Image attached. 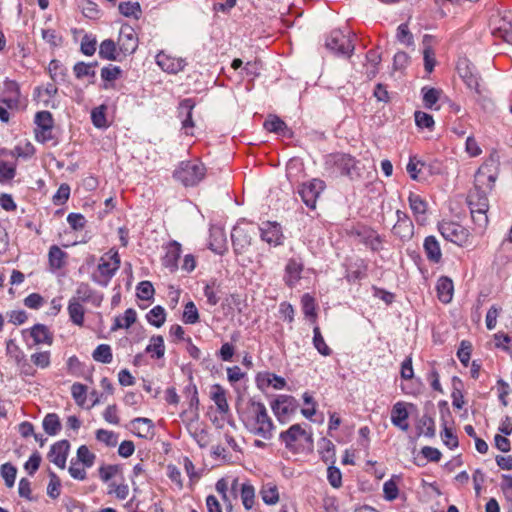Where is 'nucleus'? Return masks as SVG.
Masks as SVG:
<instances>
[{
  "label": "nucleus",
  "mask_w": 512,
  "mask_h": 512,
  "mask_svg": "<svg viewBox=\"0 0 512 512\" xmlns=\"http://www.w3.org/2000/svg\"><path fill=\"white\" fill-rule=\"evenodd\" d=\"M495 181L496 174L491 172L490 166L487 163L482 165L475 174L474 189L468 195L472 220L480 229H485L488 224L487 190L492 189Z\"/></svg>",
  "instance_id": "f257e3e1"
},
{
  "label": "nucleus",
  "mask_w": 512,
  "mask_h": 512,
  "mask_svg": "<svg viewBox=\"0 0 512 512\" xmlns=\"http://www.w3.org/2000/svg\"><path fill=\"white\" fill-rule=\"evenodd\" d=\"M240 420L251 434L264 440L272 439L275 425L264 403L250 399L246 408L240 412Z\"/></svg>",
  "instance_id": "f03ea898"
},
{
  "label": "nucleus",
  "mask_w": 512,
  "mask_h": 512,
  "mask_svg": "<svg viewBox=\"0 0 512 512\" xmlns=\"http://www.w3.org/2000/svg\"><path fill=\"white\" fill-rule=\"evenodd\" d=\"M206 168L201 162H181L179 168L174 172V177L185 187L197 185L205 176Z\"/></svg>",
  "instance_id": "7ed1b4c3"
},
{
  "label": "nucleus",
  "mask_w": 512,
  "mask_h": 512,
  "mask_svg": "<svg viewBox=\"0 0 512 512\" xmlns=\"http://www.w3.org/2000/svg\"><path fill=\"white\" fill-rule=\"evenodd\" d=\"M326 47L338 55L350 57L354 51V43L350 31L332 30L326 39Z\"/></svg>",
  "instance_id": "20e7f679"
},
{
  "label": "nucleus",
  "mask_w": 512,
  "mask_h": 512,
  "mask_svg": "<svg viewBox=\"0 0 512 512\" xmlns=\"http://www.w3.org/2000/svg\"><path fill=\"white\" fill-rule=\"evenodd\" d=\"M297 400L291 395H279L271 402V409L281 423H286L298 409Z\"/></svg>",
  "instance_id": "39448f33"
},
{
  "label": "nucleus",
  "mask_w": 512,
  "mask_h": 512,
  "mask_svg": "<svg viewBox=\"0 0 512 512\" xmlns=\"http://www.w3.org/2000/svg\"><path fill=\"white\" fill-rule=\"evenodd\" d=\"M325 187L326 185L323 180L314 178L308 182L302 183L298 188V194L308 208L315 209L317 199L324 191Z\"/></svg>",
  "instance_id": "423d86ee"
},
{
  "label": "nucleus",
  "mask_w": 512,
  "mask_h": 512,
  "mask_svg": "<svg viewBox=\"0 0 512 512\" xmlns=\"http://www.w3.org/2000/svg\"><path fill=\"white\" fill-rule=\"evenodd\" d=\"M327 163L332 164L336 170L343 176L349 177L354 180L360 177V173L357 169V161L355 158L344 153H335L329 156Z\"/></svg>",
  "instance_id": "0eeeda50"
},
{
  "label": "nucleus",
  "mask_w": 512,
  "mask_h": 512,
  "mask_svg": "<svg viewBox=\"0 0 512 512\" xmlns=\"http://www.w3.org/2000/svg\"><path fill=\"white\" fill-rule=\"evenodd\" d=\"M117 45L119 52L124 56L131 55L136 51L138 47V37L131 26L125 25L121 27Z\"/></svg>",
  "instance_id": "6e6552de"
},
{
  "label": "nucleus",
  "mask_w": 512,
  "mask_h": 512,
  "mask_svg": "<svg viewBox=\"0 0 512 512\" xmlns=\"http://www.w3.org/2000/svg\"><path fill=\"white\" fill-rule=\"evenodd\" d=\"M441 235L448 241L462 245L468 237L467 230L455 222H442L439 224Z\"/></svg>",
  "instance_id": "1a4fd4ad"
},
{
  "label": "nucleus",
  "mask_w": 512,
  "mask_h": 512,
  "mask_svg": "<svg viewBox=\"0 0 512 512\" xmlns=\"http://www.w3.org/2000/svg\"><path fill=\"white\" fill-rule=\"evenodd\" d=\"M260 237L269 245L279 246L283 243L282 227L277 222L266 221L259 226Z\"/></svg>",
  "instance_id": "9d476101"
},
{
  "label": "nucleus",
  "mask_w": 512,
  "mask_h": 512,
  "mask_svg": "<svg viewBox=\"0 0 512 512\" xmlns=\"http://www.w3.org/2000/svg\"><path fill=\"white\" fill-rule=\"evenodd\" d=\"M397 221L392 228V233L402 241H408L413 237L414 224L407 213L397 210Z\"/></svg>",
  "instance_id": "9b49d317"
},
{
  "label": "nucleus",
  "mask_w": 512,
  "mask_h": 512,
  "mask_svg": "<svg viewBox=\"0 0 512 512\" xmlns=\"http://www.w3.org/2000/svg\"><path fill=\"white\" fill-rule=\"evenodd\" d=\"M244 222H239L235 225L231 232V240L234 251L241 254L251 244V234L249 230L243 226Z\"/></svg>",
  "instance_id": "f8f14e48"
},
{
  "label": "nucleus",
  "mask_w": 512,
  "mask_h": 512,
  "mask_svg": "<svg viewBox=\"0 0 512 512\" xmlns=\"http://www.w3.org/2000/svg\"><path fill=\"white\" fill-rule=\"evenodd\" d=\"M304 269V263L301 258H290L285 266V273L283 280L285 284L293 288L301 279V274Z\"/></svg>",
  "instance_id": "ddd939ff"
},
{
  "label": "nucleus",
  "mask_w": 512,
  "mask_h": 512,
  "mask_svg": "<svg viewBox=\"0 0 512 512\" xmlns=\"http://www.w3.org/2000/svg\"><path fill=\"white\" fill-rule=\"evenodd\" d=\"M355 235L359 237L360 241L368 246L372 251H380L382 249V238L372 228L367 226H360L355 229Z\"/></svg>",
  "instance_id": "4468645a"
},
{
  "label": "nucleus",
  "mask_w": 512,
  "mask_h": 512,
  "mask_svg": "<svg viewBox=\"0 0 512 512\" xmlns=\"http://www.w3.org/2000/svg\"><path fill=\"white\" fill-rule=\"evenodd\" d=\"M304 437L307 441H312V435L308 434L300 424H294L286 431L280 433L279 438L289 450L294 449L295 443Z\"/></svg>",
  "instance_id": "2eb2a0df"
},
{
  "label": "nucleus",
  "mask_w": 512,
  "mask_h": 512,
  "mask_svg": "<svg viewBox=\"0 0 512 512\" xmlns=\"http://www.w3.org/2000/svg\"><path fill=\"white\" fill-rule=\"evenodd\" d=\"M70 449V443L67 440H60L54 443L48 453L49 460L58 466L60 469H64L66 466V460Z\"/></svg>",
  "instance_id": "dca6fc26"
},
{
  "label": "nucleus",
  "mask_w": 512,
  "mask_h": 512,
  "mask_svg": "<svg viewBox=\"0 0 512 512\" xmlns=\"http://www.w3.org/2000/svg\"><path fill=\"white\" fill-rule=\"evenodd\" d=\"M156 63L163 71L174 74L183 70L185 66L184 60L172 57L164 52L156 55Z\"/></svg>",
  "instance_id": "f3484780"
},
{
  "label": "nucleus",
  "mask_w": 512,
  "mask_h": 512,
  "mask_svg": "<svg viewBox=\"0 0 512 512\" xmlns=\"http://www.w3.org/2000/svg\"><path fill=\"white\" fill-rule=\"evenodd\" d=\"M408 417L409 414L405 404L403 402L395 403L391 410L392 424L402 431H407L409 429V424L407 422Z\"/></svg>",
  "instance_id": "a211bd4d"
},
{
  "label": "nucleus",
  "mask_w": 512,
  "mask_h": 512,
  "mask_svg": "<svg viewBox=\"0 0 512 512\" xmlns=\"http://www.w3.org/2000/svg\"><path fill=\"white\" fill-rule=\"evenodd\" d=\"M493 36L502 39L506 43H512V24L506 17L498 18L492 28Z\"/></svg>",
  "instance_id": "6ab92c4d"
},
{
  "label": "nucleus",
  "mask_w": 512,
  "mask_h": 512,
  "mask_svg": "<svg viewBox=\"0 0 512 512\" xmlns=\"http://www.w3.org/2000/svg\"><path fill=\"white\" fill-rule=\"evenodd\" d=\"M98 275H93L92 280L101 286H107L111 278L115 275L117 270L111 265L110 262L104 261L101 258V262L98 264Z\"/></svg>",
  "instance_id": "aec40b11"
},
{
  "label": "nucleus",
  "mask_w": 512,
  "mask_h": 512,
  "mask_svg": "<svg viewBox=\"0 0 512 512\" xmlns=\"http://www.w3.org/2000/svg\"><path fill=\"white\" fill-rule=\"evenodd\" d=\"M181 255V245L173 241L167 247V252L163 258V264L165 267L169 268L171 271L175 270L178 267V260Z\"/></svg>",
  "instance_id": "412c9836"
},
{
  "label": "nucleus",
  "mask_w": 512,
  "mask_h": 512,
  "mask_svg": "<svg viewBox=\"0 0 512 512\" xmlns=\"http://www.w3.org/2000/svg\"><path fill=\"white\" fill-rule=\"evenodd\" d=\"M210 397L215 403L219 413L226 414L229 412L226 391L222 386H220L219 384H215L210 392Z\"/></svg>",
  "instance_id": "4be33fe9"
},
{
  "label": "nucleus",
  "mask_w": 512,
  "mask_h": 512,
  "mask_svg": "<svg viewBox=\"0 0 512 512\" xmlns=\"http://www.w3.org/2000/svg\"><path fill=\"white\" fill-rule=\"evenodd\" d=\"M424 251L427 259L431 262L438 263L442 258V252L440 249L439 242L434 236H428L424 240Z\"/></svg>",
  "instance_id": "5701e85b"
},
{
  "label": "nucleus",
  "mask_w": 512,
  "mask_h": 512,
  "mask_svg": "<svg viewBox=\"0 0 512 512\" xmlns=\"http://www.w3.org/2000/svg\"><path fill=\"white\" fill-rule=\"evenodd\" d=\"M409 206L418 222L425 220L427 202L420 195L410 193L408 197Z\"/></svg>",
  "instance_id": "b1692460"
},
{
  "label": "nucleus",
  "mask_w": 512,
  "mask_h": 512,
  "mask_svg": "<svg viewBox=\"0 0 512 512\" xmlns=\"http://www.w3.org/2000/svg\"><path fill=\"white\" fill-rule=\"evenodd\" d=\"M30 335L33 338L35 344H48L53 343V334L50 332L47 326L43 324H35L30 329Z\"/></svg>",
  "instance_id": "393cba45"
},
{
  "label": "nucleus",
  "mask_w": 512,
  "mask_h": 512,
  "mask_svg": "<svg viewBox=\"0 0 512 512\" xmlns=\"http://www.w3.org/2000/svg\"><path fill=\"white\" fill-rule=\"evenodd\" d=\"M427 168L430 169L431 165L417 159V157L415 156L410 157V160L406 166V170L409 173L410 177L413 180L418 181L423 178V175L425 174Z\"/></svg>",
  "instance_id": "a878e982"
},
{
  "label": "nucleus",
  "mask_w": 512,
  "mask_h": 512,
  "mask_svg": "<svg viewBox=\"0 0 512 512\" xmlns=\"http://www.w3.org/2000/svg\"><path fill=\"white\" fill-rule=\"evenodd\" d=\"M453 282L448 277H441L437 283L438 298L442 303H449L453 297Z\"/></svg>",
  "instance_id": "bb28decb"
},
{
  "label": "nucleus",
  "mask_w": 512,
  "mask_h": 512,
  "mask_svg": "<svg viewBox=\"0 0 512 512\" xmlns=\"http://www.w3.org/2000/svg\"><path fill=\"white\" fill-rule=\"evenodd\" d=\"M131 424L138 437L146 438L153 433L154 424L149 418L138 417L133 419Z\"/></svg>",
  "instance_id": "cd10ccee"
},
{
  "label": "nucleus",
  "mask_w": 512,
  "mask_h": 512,
  "mask_svg": "<svg viewBox=\"0 0 512 512\" xmlns=\"http://www.w3.org/2000/svg\"><path fill=\"white\" fill-rule=\"evenodd\" d=\"M195 107V102L191 98L183 99L179 104V113H186L185 118L182 120V128L186 130L194 127V121L192 118V111Z\"/></svg>",
  "instance_id": "c85d7f7f"
},
{
  "label": "nucleus",
  "mask_w": 512,
  "mask_h": 512,
  "mask_svg": "<svg viewBox=\"0 0 512 512\" xmlns=\"http://www.w3.org/2000/svg\"><path fill=\"white\" fill-rule=\"evenodd\" d=\"M136 319V311L132 308H129L124 312L123 316L115 317L111 330L115 331L122 328L128 329L132 324L136 322Z\"/></svg>",
  "instance_id": "c756f323"
},
{
  "label": "nucleus",
  "mask_w": 512,
  "mask_h": 512,
  "mask_svg": "<svg viewBox=\"0 0 512 512\" xmlns=\"http://www.w3.org/2000/svg\"><path fill=\"white\" fill-rule=\"evenodd\" d=\"M67 257L66 252H64L57 245H53L49 249L48 258L50 267L54 270L61 269L65 265V259Z\"/></svg>",
  "instance_id": "7c9ffc66"
},
{
  "label": "nucleus",
  "mask_w": 512,
  "mask_h": 512,
  "mask_svg": "<svg viewBox=\"0 0 512 512\" xmlns=\"http://www.w3.org/2000/svg\"><path fill=\"white\" fill-rule=\"evenodd\" d=\"M116 43L111 39H106L99 46V56L102 59L115 61L118 59V50Z\"/></svg>",
  "instance_id": "2f4dec72"
},
{
  "label": "nucleus",
  "mask_w": 512,
  "mask_h": 512,
  "mask_svg": "<svg viewBox=\"0 0 512 512\" xmlns=\"http://www.w3.org/2000/svg\"><path fill=\"white\" fill-rule=\"evenodd\" d=\"M84 307L78 302L75 298H72L69 301L68 305V313L71 321L78 325L82 326L84 322Z\"/></svg>",
  "instance_id": "473e14b6"
},
{
  "label": "nucleus",
  "mask_w": 512,
  "mask_h": 512,
  "mask_svg": "<svg viewBox=\"0 0 512 512\" xmlns=\"http://www.w3.org/2000/svg\"><path fill=\"white\" fill-rule=\"evenodd\" d=\"M44 431L51 436L58 434L61 430V422L57 414L49 413L47 414L42 423Z\"/></svg>",
  "instance_id": "72a5a7b5"
},
{
  "label": "nucleus",
  "mask_w": 512,
  "mask_h": 512,
  "mask_svg": "<svg viewBox=\"0 0 512 512\" xmlns=\"http://www.w3.org/2000/svg\"><path fill=\"white\" fill-rule=\"evenodd\" d=\"M48 71L51 79L56 82H65L67 77V69L58 60H52L49 63Z\"/></svg>",
  "instance_id": "f704fd0d"
},
{
  "label": "nucleus",
  "mask_w": 512,
  "mask_h": 512,
  "mask_svg": "<svg viewBox=\"0 0 512 512\" xmlns=\"http://www.w3.org/2000/svg\"><path fill=\"white\" fill-rule=\"evenodd\" d=\"M319 446H320L321 459L325 463L334 464L335 463V445L333 444V442L330 441L329 439L322 438L319 443Z\"/></svg>",
  "instance_id": "c9c22d12"
},
{
  "label": "nucleus",
  "mask_w": 512,
  "mask_h": 512,
  "mask_svg": "<svg viewBox=\"0 0 512 512\" xmlns=\"http://www.w3.org/2000/svg\"><path fill=\"white\" fill-rule=\"evenodd\" d=\"M145 351L147 353H154L157 359H160L165 354V345L164 339L161 335H154L150 338V343L146 347Z\"/></svg>",
  "instance_id": "e433bc0d"
},
{
  "label": "nucleus",
  "mask_w": 512,
  "mask_h": 512,
  "mask_svg": "<svg viewBox=\"0 0 512 512\" xmlns=\"http://www.w3.org/2000/svg\"><path fill=\"white\" fill-rule=\"evenodd\" d=\"M92 357L95 361L109 364L112 362L113 355L111 347L108 344H100L92 353Z\"/></svg>",
  "instance_id": "4c0bfd02"
},
{
  "label": "nucleus",
  "mask_w": 512,
  "mask_h": 512,
  "mask_svg": "<svg viewBox=\"0 0 512 512\" xmlns=\"http://www.w3.org/2000/svg\"><path fill=\"white\" fill-rule=\"evenodd\" d=\"M418 429L420 434H424L428 438L435 437L436 430L434 419L431 416L424 414L419 420Z\"/></svg>",
  "instance_id": "58836bf2"
},
{
  "label": "nucleus",
  "mask_w": 512,
  "mask_h": 512,
  "mask_svg": "<svg viewBox=\"0 0 512 512\" xmlns=\"http://www.w3.org/2000/svg\"><path fill=\"white\" fill-rule=\"evenodd\" d=\"M147 320L151 325L161 327L166 320L165 309L160 305L153 307L147 314Z\"/></svg>",
  "instance_id": "ea45409f"
},
{
  "label": "nucleus",
  "mask_w": 512,
  "mask_h": 512,
  "mask_svg": "<svg viewBox=\"0 0 512 512\" xmlns=\"http://www.w3.org/2000/svg\"><path fill=\"white\" fill-rule=\"evenodd\" d=\"M264 128L269 132L282 133L288 130L286 123L277 116H271L264 122Z\"/></svg>",
  "instance_id": "a19ab883"
},
{
  "label": "nucleus",
  "mask_w": 512,
  "mask_h": 512,
  "mask_svg": "<svg viewBox=\"0 0 512 512\" xmlns=\"http://www.w3.org/2000/svg\"><path fill=\"white\" fill-rule=\"evenodd\" d=\"M313 344L317 351L323 356H329L331 354V349L325 343V340L321 334L320 328L318 326L313 329Z\"/></svg>",
  "instance_id": "79ce46f5"
},
{
  "label": "nucleus",
  "mask_w": 512,
  "mask_h": 512,
  "mask_svg": "<svg viewBox=\"0 0 512 512\" xmlns=\"http://www.w3.org/2000/svg\"><path fill=\"white\" fill-rule=\"evenodd\" d=\"M1 476L3 477L7 487L11 488L14 486L17 469L11 463H5L0 468Z\"/></svg>",
  "instance_id": "37998d69"
},
{
  "label": "nucleus",
  "mask_w": 512,
  "mask_h": 512,
  "mask_svg": "<svg viewBox=\"0 0 512 512\" xmlns=\"http://www.w3.org/2000/svg\"><path fill=\"white\" fill-rule=\"evenodd\" d=\"M255 490L250 484L244 483L241 487V499L246 510L252 509L254 505Z\"/></svg>",
  "instance_id": "c03bdc74"
},
{
  "label": "nucleus",
  "mask_w": 512,
  "mask_h": 512,
  "mask_svg": "<svg viewBox=\"0 0 512 512\" xmlns=\"http://www.w3.org/2000/svg\"><path fill=\"white\" fill-rule=\"evenodd\" d=\"M37 129L49 130L53 128V118L49 111H40L35 115Z\"/></svg>",
  "instance_id": "a18cd8bd"
},
{
  "label": "nucleus",
  "mask_w": 512,
  "mask_h": 512,
  "mask_svg": "<svg viewBox=\"0 0 512 512\" xmlns=\"http://www.w3.org/2000/svg\"><path fill=\"white\" fill-rule=\"evenodd\" d=\"M106 107L104 105H101L99 107H96L91 112V120L93 125L96 128H106L108 127V123L106 120L105 115Z\"/></svg>",
  "instance_id": "49530a36"
},
{
  "label": "nucleus",
  "mask_w": 512,
  "mask_h": 512,
  "mask_svg": "<svg viewBox=\"0 0 512 512\" xmlns=\"http://www.w3.org/2000/svg\"><path fill=\"white\" fill-rule=\"evenodd\" d=\"M95 454L86 445H81L77 450V460L85 467H92L95 461Z\"/></svg>",
  "instance_id": "de8ad7c7"
},
{
  "label": "nucleus",
  "mask_w": 512,
  "mask_h": 512,
  "mask_svg": "<svg viewBox=\"0 0 512 512\" xmlns=\"http://www.w3.org/2000/svg\"><path fill=\"white\" fill-rule=\"evenodd\" d=\"M262 500L265 504L274 505L279 500L277 487L274 485H266L261 490Z\"/></svg>",
  "instance_id": "09e8293b"
},
{
  "label": "nucleus",
  "mask_w": 512,
  "mask_h": 512,
  "mask_svg": "<svg viewBox=\"0 0 512 512\" xmlns=\"http://www.w3.org/2000/svg\"><path fill=\"white\" fill-rule=\"evenodd\" d=\"M96 439L109 447H115L118 443V435L113 431L99 429L96 431Z\"/></svg>",
  "instance_id": "8fccbe9b"
},
{
  "label": "nucleus",
  "mask_w": 512,
  "mask_h": 512,
  "mask_svg": "<svg viewBox=\"0 0 512 512\" xmlns=\"http://www.w3.org/2000/svg\"><path fill=\"white\" fill-rule=\"evenodd\" d=\"M34 153H35L34 146L30 142H27L24 147L16 146L14 149L10 150L9 156L23 158V159H29L34 155Z\"/></svg>",
  "instance_id": "3c124183"
},
{
  "label": "nucleus",
  "mask_w": 512,
  "mask_h": 512,
  "mask_svg": "<svg viewBox=\"0 0 512 512\" xmlns=\"http://www.w3.org/2000/svg\"><path fill=\"white\" fill-rule=\"evenodd\" d=\"M183 321L186 324H195L199 321V313L194 302L189 301L184 308Z\"/></svg>",
  "instance_id": "603ef678"
},
{
  "label": "nucleus",
  "mask_w": 512,
  "mask_h": 512,
  "mask_svg": "<svg viewBox=\"0 0 512 512\" xmlns=\"http://www.w3.org/2000/svg\"><path fill=\"white\" fill-rule=\"evenodd\" d=\"M119 11L122 15L126 17L134 16L135 18L139 17L141 13V8L139 3L137 2H121L119 4Z\"/></svg>",
  "instance_id": "864d4df0"
},
{
  "label": "nucleus",
  "mask_w": 512,
  "mask_h": 512,
  "mask_svg": "<svg viewBox=\"0 0 512 512\" xmlns=\"http://www.w3.org/2000/svg\"><path fill=\"white\" fill-rule=\"evenodd\" d=\"M50 481L47 486V494L52 499H56L60 495L61 482L59 477L53 472H49Z\"/></svg>",
  "instance_id": "5fc2aeb1"
},
{
  "label": "nucleus",
  "mask_w": 512,
  "mask_h": 512,
  "mask_svg": "<svg viewBox=\"0 0 512 512\" xmlns=\"http://www.w3.org/2000/svg\"><path fill=\"white\" fill-rule=\"evenodd\" d=\"M366 58L371 67V69L367 70L368 76L371 78L374 77L378 72V65L381 62V55L375 50H370L367 52Z\"/></svg>",
  "instance_id": "6e6d98bb"
},
{
  "label": "nucleus",
  "mask_w": 512,
  "mask_h": 512,
  "mask_svg": "<svg viewBox=\"0 0 512 512\" xmlns=\"http://www.w3.org/2000/svg\"><path fill=\"white\" fill-rule=\"evenodd\" d=\"M303 313L306 317L316 318V308L314 298L306 293L301 299Z\"/></svg>",
  "instance_id": "4d7b16f0"
},
{
  "label": "nucleus",
  "mask_w": 512,
  "mask_h": 512,
  "mask_svg": "<svg viewBox=\"0 0 512 512\" xmlns=\"http://www.w3.org/2000/svg\"><path fill=\"white\" fill-rule=\"evenodd\" d=\"M71 394L75 402L83 406L86 401L87 387L81 383H74L71 387Z\"/></svg>",
  "instance_id": "13d9d810"
},
{
  "label": "nucleus",
  "mask_w": 512,
  "mask_h": 512,
  "mask_svg": "<svg viewBox=\"0 0 512 512\" xmlns=\"http://www.w3.org/2000/svg\"><path fill=\"white\" fill-rule=\"evenodd\" d=\"M154 295V287L149 281H142L137 286V296L141 300H150Z\"/></svg>",
  "instance_id": "bf43d9fd"
},
{
  "label": "nucleus",
  "mask_w": 512,
  "mask_h": 512,
  "mask_svg": "<svg viewBox=\"0 0 512 512\" xmlns=\"http://www.w3.org/2000/svg\"><path fill=\"white\" fill-rule=\"evenodd\" d=\"M122 70L118 66L108 65L101 70V77L104 81L112 82L120 77Z\"/></svg>",
  "instance_id": "052dcab7"
},
{
  "label": "nucleus",
  "mask_w": 512,
  "mask_h": 512,
  "mask_svg": "<svg viewBox=\"0 0 512 512\" xmlns=\"http://www.w3.org/2000/svg\"><path fill=\"white\" fill-rule=\"evenodd\" d=\"M31 362L41 368L45 369L49 367L50 365V352L44 351V352H37L31 355Z\"/></svg>",
  "instance_id": "680f3d73"
},
{
  "label": "nucleus",
  "mask_w": 512,
  "mask_h": 512,
  "mask_svg": "<svg viewBox=\"0 0 512 512\" xmlns=\"http://www.w3.org/2000/svg\"><path fill=\"white\" fill-rule=\"evenodd\" d=\"M327 478L333 488H339L342 485V474L339 468L330 465L327 469Z\"/></svg>",
  "instance_id": "e2e57ef3"
},
{
  "label": "nucleus",
  "mask_w": 512,
  "mask_h": 512,
  "mask_svg": "<svg viewBox=\"0 0 512 512\" xmlns=\"http://www.w3.org/2000/svg\"><path fill=\"white\" fill-rule=\"evenodd\" d=\"M441 438H442L444 444L449 449H454V448L458 447L459 443H458L457 436L453 433L452 429H450L446 426V424H444L443 431L441 432Z\"/></svg>",
  "instance_id": "0e129e2a"
},
{
  "label": "nucleus",
  "mask_w": 512,
  "mask_h": 512,
  "mask_svg": "<svg viewBox=\"0 0 512 512\" xmlns=\"http://www.w3.org/2000/svg\"><path fill=\"white\" fill-rule=\"evenodd\" d=\"M93 295V290L87 283H80L77 286L76 292H75V299L83 302H87L91 299Z\"/></svg>",
  "instance_id": "69168bd1"
},
{
  "label": "nucleus",
  "mask_w": 512,
  "mask_h": 512,
  "mask_svg": "<svg viewBox=\"0 0 512 512\" xmlns=\"http://www.w3.org/2000/svg\"><path fill=\"white\" fill-rule=\"evenodd\" d=\"M7 354L11 355L17 364H21L24 360L25 355L23 351L15 344L13 339H9L6 343Z\"/></svg>",
  "instance_id": "338daca9"
},
{
  "label": "nucleus",
  "mask_w": 512,
  "mask_h": 512,
  "mask_svg": "<svg viewBox=\"0 0 512 512\" xmlns=\"http://www.w3.org/2000/svg\"><path fill=\"white\" fill-rule=\"evenodd\" d=\"M383 492L385 499L388 501L395 500L399 494L397 483L393 479L386 481L383 485Z\"/></svg>",
  "instance_id": "774afa93"
}]
</instances>
